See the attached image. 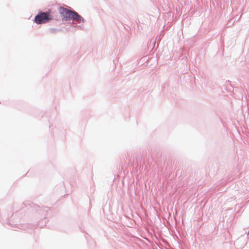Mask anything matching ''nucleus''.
<instances>
[{
    "label": "nucleus",
    "mask_w": 249,
    "mask_h": 249,
    "mask_svg": "<svg viewBox=\"0 0 249 249\" xmlns=\"http://www.w3.org/2000/svg\"><path fill=\"white\" fill-rule=\"evenodd\" d=\"M73 27H75L76 28H77V29H79V30H81L82 29V27L81 25H73Z\"/></svg>",
    "instance_id": "423d86ee"
},
{
    "label": "nucleus",
    "mask_w": 249,
    "mask_h": 249,
    "mask_svg": "<svg viewBox=\"0 0 249 249\" xmlns=\"http://www.w3.org/2000/svg\"><path fill=\"white\" fill-rule=\"evenodd\" d=\"M53 19L56 20H58L57 17L55 18L51 14V11L49 10L45 12H39L38 14L35 16L34 21L37 24H41L45 23Z\"/></svg>",
    "instance_id": "f257e3e1"
},
{
    "label": "nucleus",
    "mask_w": 249,
    "mask_h": 249,
    "mask_svg": "<svg viewBox=\"0 0 249 249\" xmlns=\"http://www.w3.org/2000/svg\"><path fill=\"white\" fill-rule=\"evenodd\" d=\"M25 227H32V228H33V229H35L36 228V227H35V225H25Z\"/></svg>",
    "instance_id": "0eeeda50"
},
{
    "label": "nucleus",
    "mask_w": 249,
    "mask_h": 249,
    "mask_svg": "<svg viewBox=\"0 0 249 249\" xmlns=\"http://www.w3.org/2000/svg\"><path fill=\"white\" fill-rule=\"evenodd\" d=\"M62 30L61 29L51 28L49 29V32L51 34H54L61 32Z\"/></svg>",
    "instance_id": "39448f33"
},
{
    "label": "nucleus",
    "mask_w": 249,
    "mask_h": 249,
    "mask_svg": "<svg viewBox=\"0 0 249 249\" xmlns=\"http://www.w3.org/2000/svg\"><path fill=\"white\" fill-rule=\"evenodd\" d=\"M74 11L62 6H59L58 8V12L62 20L65 21L71 20Z\"/></svg>",
    "instance_id": "f03ea898"
},
{
    "label": "nucleus",
    "mask_w": 249,
    "mask_h": 249,
    "mask_svg": "<svg viewBox=\"0 0 249 249\" xmlns=\"http://www.w3.org/2000/svg\"><path fill=\"white\" fill-rule=\"evenodd\" d=\"M36 209L37 211L39 214H41L42 217H43L44 218L47 215V211L49 210L48 207H45L44 209H41L40 206H36Z\"/></svg>",
    "instance_id": "20e7f679"
},
{
    "label": "nucleus",
    "mask_w": 249,
    "mask_h": 249,
    "mask_svg": "<svg viewBox=\"0 0 249 249\" xmlns=\"http://www.w3.org/2000/svg\"><path fill=\"white\" fill-rule=\"evenodd\" d=\"M71 20L75 21L78 23H84L85 22V19L76 11H74Z\"/></svg>",
    "instance_id": "7ed1b4c3"
},
{
    "label": "nucleus",
    "mask_w": 249,
    "mask_h": 249,
    "mask_svg": "<svg viewBox=\"0 0 249 249\" xmlns=\"http://www.w3.org/2000/svg\"><path fill=\"white\" fill-rule=\"evenodd\" d=\"M38 225L40 226V228H42L43 227V225H41L40 222H39Z\"/></svg>",
    "instance_id": "6e6552de"
},
{
    "label": "nucleus",
    "mask_w": 249,
    "mask_h": 249,
    "mask_svg": "<svg viewBox=\"0 0 249 249\" xmlns=\"http://www.w3.org/2000/svg\"><path fill=\"white\" fill-rule=\"evenodd\" d=\"M71 24H74V22L72 21Z\"/></svg>",
    "instance_id": "1a4fd4ad"
}]
</instances>
